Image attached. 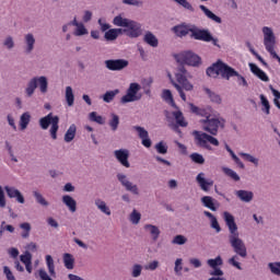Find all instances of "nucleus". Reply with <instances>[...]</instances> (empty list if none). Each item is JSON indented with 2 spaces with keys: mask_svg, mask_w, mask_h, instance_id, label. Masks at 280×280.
<instances>
[{
  "mask_svg": "<svg viewBox=\"0 0 280 280\" xmlns=\"http://www.w3.org/2000/svg\"><path fill=\"white\" fill-rule=\"evenodd\" d=\"M223 219L230 232V246H232L234 253L238 255V257L246 259V257H248V252L246 249V244L242 238H240V231H237V223H235V217H233V214H231L230 212H224Z\"/></svg>",
  "mask_w": 280,
  "mask_h": 280,
  "instance_id": "f257e3e1",
  "label": "nucleus"
},
{
  "mask_svg": "<svg viewBox=\"0 0 280 280\" xmlns=\"http://www.w3.org/2000/svg\"><path fill=\"white\" fill-rule=\"evenodd\" d=\"M168 78L183 102H187V95H185L184 91H194V84L187 79V70L185 69V66H180L178 72L175 73L176 81H174L172 74H168Z\"/></svg>",
  "mask_w": 280,
  "mask_h": 280,
  "instance_id": "f03ea898",
  "label": "nucleus"
},
{
  "mask_svg": "<svg viewBox=\"0 0 280 280\" xmlns=\"http://www.w3.org/2000/svg\"><path fill=\"white\" fill-rule=\"evenodd\" d=\"M206 73L209 78H218V75L221 74L225 80H231L233 75H237L235 69L222 62L221 60L209 67Z\"/></svg>",
  "mask_w": 280,
  "mask_h": 280,
  "instance_id": "7ed1b4c3",
  "label": "nucleus"
},
{
  "mask_svg": "<svg viewBox=\"0 0 280 280\" xmlns=\"http://www.w3.org/2000/svg\"><path fill=\"white\" fill-rule=\"evenodd\" d=\"M200 124H202V128L206 132H209L213 137L218 135V130L220 128L223 130L224 126H226V120L222 117H209L206 119H201Z\"/></svg>",
  "mask_w": 280,
  "mask_h": 280,
  "instance_id": "20e7f679",
  "label": "nucleus"
},
{
  "mask_svg": "<svg viewBox=\"0 0 280 280\" xmlns=\"http://www.w3.org/2000/svg\"><path fill=\"white\" fill-rule=\"evenodd\" d=\"M58 124H60V117L54 116L52 113H49L47 116L39 119V126L43 130H47L50 127L51 139H58Z\"/></svg>",
  "mask_w": 280,
  "mask_h": 280,
  "instance_id": "39448f33",
  "label": "nucleus"
},
{
  "mask_svg": "<svg viewBox=\"0 0 280 280\" xmlns=\"http://www.w3.org/2000/svg\"><path fill=\"white\" fill-rule=\"evenodd\" d=\"M195 137V143L198 148H203L205 150H211V145H220V141L211 135L205 133L202 131H192ZM211 143V144H209Z\"/></svg>",
  "mask_w": 280,
  "mask_h": 280,
  "instance_id": "423d86ee",
  "label": "nucleus"
},
{
  "mask_svg": "<svg viewBox=\"0 0 280 280\" xmlns=\"http://www.w3.org/2000/svg\"><path fill=\"white\" fill-rule=\"evenodd\" d=\"M141 85L139 83H130L129 88L127 89L126 95L120 98L122 104H130V102H139L141 100Z\"/></svg>",
  "mask_w": 280,
  "mask_h": 280,
  "instance_id": "0eeeda50",
  "label": "nucleus"
},
{
  "mask_svg": "<svg viewBox=\"0 0 280 280\" xmlns=\"http://www.w3.org/2000/svg\"><path fill=\"white\" fill-rule=\"evenodd\" d=\"M175 59L179 65H188L189 67H198L200 65V57L192 51L175 55Z\"/></svg>",
  "mask_w": 280,
  "mask_h": 280,
  "instance_id": "6e6552de",
  "label": "nucleus"
},
{
  "mask_svg": "<svg viewBox=\"0 0 280 280\" xmlns=\"http://www.w3.org/2000/svg\"><path fill=\"white\" fill-rule=\"evenodd\" d=\"M190 38L195 40H201L202 43H211L213 40V35H211L209 30L195 27L190 28Z\"/></svg>",
  "mask_w": 280,
  "mask_h": 280,
  "instance_id": "1a4fd4ad",
  "label": "nucleus"
},
{
  "mask_svg": "<svg viewBox=\"0 0 280 280\" xmlns=\"http://www.w3.org/2000/svg\"><path fill=\"white\" fill-rule=\"evenodd\" d=\"M124 34L129 38H139L141 34H143V30L141 28V23L136 21H129V24L126 28L122 30Z\"/></svg>",
  "mask_w": 280,
  "mask_h": 280,
  "instance_id": "9d476101",
  "label": "nucleus"
},
{
  "mask_svg": "<svg viewBox=\"0 0 280 280\" xmlns=\"http://www.w3.org/2000/svg\"><path fill=\"white\" fill-rule=\"evenodd\" d=\"M129 62L126 59H109L105 61V67L109 71H121L128 67Z\"/></svg>",
  "mask_w": 280,
  "mask_h": 280,
  "instance_id": "9b49d317",
  "label": "nucleus"
},
{
  "mask_svg": "<svg viewBox=\"0 0 280 280\" xmlns=\"http://www.w3.org/2000/svg\"><path fill=\"white\" fill-rule=\"evenodd\" d=\"M133 130H137L138 137L141 139V143L144 148H152V140L150 139V135L145 128L141 126H133Z\"/></svg>",
  "mask_w": 280,
  "mask_h": 280,
  "instance_id": "f8f14e48",
  "label": "nucleus"
},
{
  "mask_svg": "<svg viewBox=\"0 0 280 280\" xmlns=\"http://www.w3.org/2000/svg\"><path fill=\"white\" fill-rule=\"evenodd\" d=\"M117 178L119 183H121V186L127 189V191H131V194H135L136 196H139V188L137 185H133L128 178H126V175L118 174Z\"/></svg>",
  "mask_w": 280,
  "mask_h": 280,
  "instance_id": "ddd939ff",
  "label": "nucleus"
},
{
  "mask_svg": "<svg viewBox=\"0 0 280 280\" xmlns=\"http://www.w3.org/2000/svg\"><path fill=\"white\" fill-rule=\"evenodd\" d=\"M114 155L117 159V161H119L120 164H122L124 167H130V162H128L130 151H128L127 149L116 150L114 152Z\"/></svg>",
  "mask_w": 280,
  "mask_h": 280,
  "instance_id": "4468645a",
  "label": "nucleus"
},
{
  "mask_svg": "<svg viewBox=\"0 0 280 280\" xmlns=\"http://www.w3.org/2000/svg\"><path fill=\"white\" fill-rule=\"evenodd\" d=\"M4 191L10 198H15L16 202H20V205H25V197H23V194H21L19 189L5 186Z\"/></svg>",
  "mask_w": 280,
  "mask_h": 280,
  "instance_id": "2eb2a0df",
  "label": "nucleus"
},
{
  "mask_svg": "<svg viewBox=\"0 0 280 280\" xmlns=\"http://www.w3.org/2000/svg\"><path fill=\"white\" fill-rule=\"evenodd\" d=\"M249 69L254 75H257L259 80L262 82H270V78H268V74L264 70H261L257 65L249 63Z\"/></svg>",
  "mask_w": 280,
  "mask_h": 280,
  "instance_id": "dca6fc26",
  "label": "nucleus"
},
{
  "mask_svg": "<svg viewBox=\"0 0 280 280\" xmlns=\"http://www.w3.org/2000/svg\"><path fill=\"white\" fill-rule=\"evenodd\" d=\"M196 180L199 187H201L202 191H209V188L213 187V180H207L205 178V173H199L196 177Z\"/></svg>",
  "mask_w": 280,
  "mask_h": 280,
  "instance_id": "f3484780",
  "label": "nucleus"
},
{
  "mask_svg": "<svg viewBox=\"0 0 280 280\" xmlns=\"http://www.w3.org/2000/svg\"><path fill=\"white\" fill-rule=\"evenodd\" d=\"M62 202L63 205H66V207H68L71 213H75V211H78V202L75 201V199H73V197L65 195L62 197Z\"/></svg>",
  "mask_w": 280,
  "mask_h": 280,
  "instance_id": "a211bd4d",
  "label": "nucleus"
},
{
  "mask_svg": "<svg viewBox=\"0 0 280 280\" xmlns=\"http://www.w3.org/2000/svg\"><path fill=\"white\" fill-rule=\"evenodd\" d=\"M70 25H73L75 28L74 31V36H84L86 34H89V31L86 30V27L84 26L83 23H79L78 19H73L72 22H70Z\"/></svg>",
  "mask_w": 280,
  "mask_h": 280,
  "instance_id": "6ab92c4d",
  "label": "nucleus"
},
{
  "mask_svg": "<svg viewBox=\"0 0 280 280\" xmlns=\"http://www.w3.org/2000/svg\"><path fill=\"white\" fill-rule=\"evenodd\" d=\"M201 202L206 209H210V211H218V207H215V199L211 196H203L201 198Z\"/></svg>",
  "mask_w": 280,
  "mask_h": 280,
  "instance_id": "aec40b11",
  "label": "nucleus"
},
{
  "mask_svg": "<svg viewBox=\"0 0 280 280\" xmlns=\"http://www.w3.org/2000/svg\"><path fill=\"white\" fill-rule=\"evenodd\" d=\"M144 43L150 47H159V38L152 32L148 31L143 37Z\"/></svg>",
  "mask_w": 280,
  "mask_h": 280,
  "instance_id": "412c9836",
  "label": "nucleus"
},
{
  "mask_svg": "<svg viewBox=\"0 0 280 280\" xmlns=\"http://www.w3.org/2000/svg\"><path fill=\"white\" fill-rule=\"evenodd\" d=\"M199 8H200L201 11H203V14H206V16L208 19H210L211 21H214V23H222V18L215 15L207 7H205L203 4H200Z\"/></svg>",
  "mask_w": 280,
  "mask_h": 280,
  "instance_id": "4be33fe9",
  "label": "nucleus"
},
{
  "mask_svg": "<svg viewBox=\"0 0 280 280\" xmlns=\"http://www.w3.org/2000/svg\"><path fill=\"white\" fill-rule=\"evenodd\" d=\"M235 194L237 198L242 200V202H250L254 198L253 191H248V190H237Z\"/></svg>",
  "mask_w": 280,
  "mask_h": 280,
  "instance_id": "5701e85b",
  "label": "nucleus"
},
{
  "mask_svg": "<svg viewBox=\"0 0 280 280\" xmlns=\"http://www.w3.org/2000/svg\"><path fill=\"white\" fill-rule=\"evenodd\" d=\"M121 28H108V31H105L104 38L107 40H117L119 37V34H121Z\"/></svg>",
  "mask_w": 280,
  "mask_h": 280,
  "instance_id": "b1692460",
  "label": "nucleus"
},
{
  "mask_svg": "<svg viewBox=\"0 0 280 280\" xmlns=\"http://www.w3.org/2000/svg\"><path fill=\"white\" fill-rule=\"evenodd\" d=\"M173 32L179 38H183V36H187V34L191 32V28H189L187 25H177L173 27Z\"/></svg>",
  "mask_w": 280,
  "mask_h": 280,
  "instance_id": "393cba45",
  "label": "nucleus"
},
{
  "mask_svg": "<svg viewBox=\"0 0 280 280\" xmlns=\"http://www.w3.org/2000/svg\"><path fill=\"white\" fill-rule=\"evenodd\" d=\"M190 110L191 113H194V115H199V117H206V119H209V117H211L209 110L200 108L194 104H190Z\"/></svg>",
  "mask_w": 280,
  "mask_h": 280,
  "instance_id": "a878e982",
  "label": "nucleus"
},
{
  "mask_svg": "<svg viewBox=\"0 0 280 280\" xmlns=\"http://www.w3.org/2000/svg\"><path fill=\"white\" fill-rule=\"evenodd\" d=\"M49 83L47 82V77H38L36 78V88L38 89L40 93H47Z\"/></svg>",
  "mask_w": 280,
  "mask_h": 280,
  "instance_id": "bb28decb",
  "label": "nucleus"
},
{
  "mask_svg": "<svg viewBox=\"0 0 280 280\" xmlns=\"http://www.w3.org/2000/svg\"><path fill=\"white\" fill-rule=\"evenodd\" d=\"M75 264V258H73V255L66 253L63 254V265L67 270H73V266Z\"/></svg>",
  "mask_w": 280,
  "mask_h": 280,
  "instance_id": "cd10ccee",
  "label": "nucleus"
},
{
  "mask_svg": "<svg viewBox=\"0 0 280 280\" xmlns=\"http://www.w3.org/2000/svg\"><path fill=\"white\" fill-rule=\"evenodd\" d=\"M32 119V115L30 113H24L20 117V129L21 130H26L27 126H30V121Z\"/></svg>",
  "mask_w": 280,
  "mask_h": 280,
  "instance_id": "c85d7f7f",
  "label": "nucleus"
},
{
  "mask_svg": "<svg viewBox=\"0 0 280 280\" xmlns=\"http://www.w3.org/2000/svg\"><path fill=\"white\" fill-rule=\"evenodd\" d=\"M145 231H149L150 234L152 235V240L156 242L159 240V235H161V230L156 225L152 224H145L144 225Z\"/></svg>",
  "mask_w": 280,
  "mask_h": 280,
  "instance_id": "c756f323",
  "label": "nucleus"
},
{
  "mask_svg": "<svg viewBox=\"0 0 280 280\" xmlns=\"http://www.w3.org/2000/svg\"><path fill=\"white\" fill-rule=\"evenodd\" d=\"M25 43H26V54H32L34 51V45L36 43V38H34L33 34L25 35Z\"/></svg>",
  "mask_w": 280,
  "mask_h": 280,
  "instance_id": "7c9ffc66",
  "label": "nucleus"
},
{
  "mask_svg": "<svg viewBox=\"0 0 280 280\" xmlns=\"http://www.w3.org/2000/svg\"><path fill=\"white\" fill-rule=\"evenodd\" d=\"M77 127H75V125H71L69 128H68V130H67V132H66V135H65V141H66V143H71V141H73V139H75V132H77Z\"/></svg>",
  "mask_w": 280,
  "mask_h": 280,
  "instance_id": "2f4dec72",
  "label": "nucleus"
},
{
  "mask_svg": "<svg viewBox=\"0 0 280 280\" xmlns=\"http://www.w3.org/2000/svg\"><path fill=\"white\" fill-rule=\"evenodd\" d=\"M131 20L122 18L121 15H117L114 18L113 23L116 25V27H127V25L130 23Z\"/></svg>",
  "mask_w": 280,
  "mask_h": 280,
  "instance_id": "473e14b6",
  "label": "nucleus"
},
{
  "mask_svg": "<svg viewBox=\"0 0 280 280\" xmlns=\"http://www.w3.org/2000/svg\"><path fill=\"white\" fill-rule=\"evenodd\" d=\"M46 266L50 277H56V266L54 265V258L51 255H46Z\"/></svg>",
  "mask_w": 280,
  "mask_h": 280,
  "instance_id": "72a5a7b5",
  "label": "nucleus"
},
{
  "mask_svg": "<svg viewBox=\"0 0 280 280\" xmlns=\"http://www.w3.org/2000/svg\"><path fill=\"white\" fill-rule=\"evenodd\" d=\"M119 95V90H113V91H107L104 95H103V101L106 104H110V102H113V100H115V96Z\"/></svg>",
  "mask_w": 280,
  "mask_h": 280,
  "instance_id": "f704fd0d",
  "label": "nucleus"
},
{
  "mask_svg": "<svg viewBox=\"0 0 280 280\" xmlns=\"http://www.w3.org/2000/svg\"><path fill=\"white\" fill-rule=\"evenodd\" d=\"M95 205H96L97 209H100V211H102V213H105V215H110V208H108V206H106V202L104 200L96 199Z\"/></svg>",
  "mask_w": 280,
  "mask_h": 280,
  "instance_id": "c9c22d12",
  "label": "nucleus"
},
{
  "mask_svg": "<svg viewBox=\"0 0 280 280\" xmlns=\"http://www.w3.org/2000/svg\"><path fill=\"white\" fill-rule=\"evenodd\" d=\"M20 229H22L21 237L23 240H27L30 237V233L32 232V225L27 222L21 223Z\"/></svg>",
  "mask_w": 280,
  "mask_h": 280,
  "instance_id": "e433bc0d",
  "label": "nucleus"
},
{
  "mask_svg": "<svg viewBox=\"0 0 280 280\" xmlns=\"http://www.w3.org/2000/svg\"><path fill=\"white\" fill-rule=\"evenodd\" d=\"M162 98L164 102H167L168 104H171V106H173V107L176 106V103L174 102V96L172 95V91L163 90Z\"/></svg>",
  "mask_w": 280,
  "mask_h": 280,
  "instance_id": "4c0bfd02",
  "label": "nucleus"
},
{
  "mask_svg": "<svg viewBox=\"0 0 280 280\" xmlns=\"http://www.w3.org/2000/svg\"><path fill=\"white\" fill-rule=\"evenodd\" d=\"M66 101L68 106H73L75 102V96L73 95V89L71 86L66 88Z\"/></svg>",
  "mask_w": 280,
  "mask_h": 280,
  "instance_id": "58836bf2",
  "label": "nucleus"
},
{
  "mask_svg": "<svg viewBox=\"0 0 280 280\" xmlns=\"http://www.w3.org/2000/svg\"><path fill=\"white\" fill-rule=\"evenodd\" d=\"M173 116L176 119V124H178V126H180L182 128H187V121H185V117L183 116V112L178 110V112H174Z\"/></svg>",
  "mask_w": 280,
  "mask_h": 280,
  "instance_id": "ea45409f",
  "label": "nucleus"
},
{
  "mask_svg": "<svg viewBox=\"0 0 280 280\" xmlns=\"http://www.w3.org/2000/svg\"><path fill=\"white\" fill-rule=\"evenodd\" d=\"M110 117L112 119L108 122L109 128L115 132L119 128V116L117 114H112Z\"/></svg>",
  "mask_w": 280,
  "mask_h": 280,
  "instance_id": "a19ab883",
  "label": "nucleus"
},
{
  "mask_svg": "<svg viewBox=\"0 0 280 280\" xmlns=\"http://www.w3.org/2000/svg\"><path fill=\"white\" fill-rule=\"evenodd\" d=\"M222 171L225 176H229V178H232V180H235V183L240 182V175L232 168L223 167Z\"/></svg>",
  "mask_w": 280,
  "mask_h": 280,
  "instance_id": "79ce46f5",
  "label": "nucleus"
},
{
  "mask_svg": "<svg viewBox=\"0 0 280 280\" xmlns=\"http://www.w3.org/2000/svg\"><path fill=\"white\" fill-rule=\"evenodd\" d=\"M238 155L244 159V161H248V163H253L256 167L259 165V159L250 155L249 153L240 152Z\"/></svg>",
  "mask_w": 280,
  "mask_h": 280,
  "instance_id": "37998d69",
  "label": "nucleus"
},
{
  "mask_svg": "<svg viewBox=\"0 0 280 280\" xmlns=\"http://www.w3.org/2000/svg\"><path fill=\"white\" fill-rule=\"evenodd\" d=\"M205 93H207L208 97H210L211 102H214V104H220V102H222L220 95L209 90V88H205Z\"/></svg>",
  "mask_w": 280,
  "mask_h": 280,
  "instance_id": "c03bdc74",
  "label": "nucleus"
},
{
  "mask_svg": "<svg viewBox=\"0 0 280 280\" xmlns=\"http://www.w3.org/2000/svg\"><path fill=\"white\" fill-rule=\"evenodd\" d=\"M36 78H33L28 84H27V88H26V95L27 97H32V95H34V91H36Z\"/></svg>",
  "mask_w": 280,
  "mask_h": 280,
  "instance_id": "a18cd8bd",
  "label": "nucleus"
},
{
  "mask_svg": "<svg viewBox=\"0 0 280 280\" xmlns=\"http://www.w3.org/2000/svg\"><path fill=\"white\" fill-rule=\"evenodd\" d=\"M33 196L38 205H42V207H49V202H47V200L45 199V197H43L40 192L35 190L33 191Z\"/></svg>",
  "mask_w": 280,
  "mask_h": 280,
  "instance_id": "49530a36",
  "label": "nucleus"
},
{
  "mask_svg": "<svg viewBox=\"0 0 280 280\" xmlns=\"http://www.w3.org/2000/svg\"><path fill=\"white\" fill-rule=\"evenodd\" d=\"M189 158L192 163H196L197 165H205V156H202V154L195 152L191 153Z\"/></svg>",
  "mask_w": 280,
  "mask_h": 280,
  "instance_id": "de8ad7c7",
  "label": "nucleus"
},
{
  "mask_svg": "<svg viewBox=\"0 0 280 280\" xmlns=\"http://www.w3.org/2000/svg\"><path fill=\"white\" fill-rule=\"evenodd\" d=\"M90 119H91V121H95L96 124H100L101 126H104V124H106V120L104 119V117L97 115L96 112L90 113Z\"/></svg>",
  "mask_w": 280,
  "mask_h": 280,
  "instance_id": "09e8293b",
  "label": "nucleus"
},
{
  "mask_svg": "<svg viewBox=\"0 0 280 280\" xmlns=\"http://www.w3.org/2000/svg\"><path fill=\"white\" fill-rule=\"evenodd\" d=\"M268 268L272 275L280 277V261L278 262H269Z\"/></svg>",
  "mask_w": 280,
  "mask_h": 280,
  "instance_id": "8fccbe9b",
  "label": "nucleus"
},
{
  "mask_svg": "<svg viewBox=\"0 0 280 280\" xmlns=\"http://www.w3.org/2000/svg\"><path fill=\"white\" fill-rule=\"evenodd\" d=\"M173 1L177 3V5H180L182 8H184L185 10H189V12H194V5H191L189 1L187 0H173Z\"/></svg>",
  "mask_w": 280,
  "mask_h": 280,
  "instance_id": "3c124183",
  "label": "nucleus"
},
{
  "mask_svg": "<svg viewBox=\"0 0 280 280\" xmlns=\"http://www.w3.org/2000/svg\"><path fill=\"white\" fill-rule=\"evenodd\" d=\"M260 101H261V104L264 106L262 113H266L267 115H270V102L268 101V98H266L265 95L261 94L260 95Z\"/></svg>",
  "mask_w": 280,
  "mask_h": 280,
  "instance_id": "603ef678",
  "label": "nucleus"
},
{
  "mask_svg": "<svg viewBox=\"0 0 280 280\" xmlns=\"http://www.w3.org/2000/svg\"><path fill=\"white\" fill-rule=\"evenodd\" d=\"M223 261H222V257L218 256L214 259H209L208 260V266H210V268H218V266H222Z\"/></svg>",
  "mask_w": 280,
  "mask_h": 280,
  "instance_id": "864d4df0",
  "label": "nucleus"
},
{
  "mask_svg": "<svg viewBox=\"0 0 280 280\" xmlns=\"http://www.w3.org/2000/svg\"><path fill=\"white\" fill-rule=\"evenodd\" d=\"M172 244H177V246H183V244H187V237L178 234L173 238Z\"/></svg>",
  "mask_w": 280,
  "mask_h": 280,
  "instance_id": "5fc2aeb1",
  "label": "nucleus"
},
{
  "mask_svg": "<svg viewBox=\"0 0 280 280\" xmlns=\"http://www.w3.org/2000/svg\"><path fill=\"white\" fill-rule=\"evenodd\" d=\"M130 222L132 224H139V222H141V213L137 212V210H133L130 214Z\"/></svg>",
  "mask_w": 280,
  "mask_h": 280,
  "instance_id": "6e6d98bb",
  "label": "nucleus"
},
{
  "mask_svg": "<svg viewBox=\"0 0 280 280\" xmlns=\"http://www.w3.org/2000/svg\"><path fill=\"white\" fill-rule=\"evenodd\" d=\"M236 74H232V78H237V82L240 84V86H248V82L246 81V78L242 77V74H240V72H237L235 70Z\"/></svg>",
  "mask_w": 280,
  "mask_h": 280,
  "instance_id": "4d7b16f0",
  "label": "nucleus"
},
{
  "mask_svg": "<svg viewBox=\"0 0 280 280\" xmlns=\"http://www.w3.org/2000/svg\"><path fill=\"white\" fill-rule=\"evenodd\" d=\"M142 270H143V267L141 265H133L131 276L133 278L141 277Z\"/></svg>",
  "mask_w": 280,
  "mask_h": 280,
  "instance_id": "13d9d810",
  "label": "nucleus"
},
{
  "mask_svg": "<svg viewBox=\"0 0 280 280\" xmlns=\"http://www.w3.org/2000/svg\"><path fill=\"white\" fill-rule=\"evenodd\" d=\"M155 150L159 154H167V147L163 143V141L155 144Z\"/></svg>",
  "mask_w": 280,
  "mask_h": 280,
  "instance_id": "bf43d9fd",
  "label": "nucleus"
},
{
  "mask_svg": "<svg viewBox=\"0 0 280 280\" xmlns=\"http://www.w3.org/2000/svg\"><path fill=\"white\" fill-rule=\"evenodd\" d=\"M20 259H21L22 264H24V266L27 264H32V254L26 252L24 255L20 256Z\"/></svg>",
  "mask_w": 280,
  "mask_h": 280,
  "instance_id": "052dcab7",
  "label": "nucleus"
},
{
  "mask_svg": "<svg viewBox=\"0 0 280 280\" xmlns=\"http://www.w3.org/2000/svg\"><path fill=\"white\" fill-rule=\"evenodd\" d=\"M98 25L101 27V32H108V30H110V24L106 23V20L104 19L98 20Z\"/></svg>",
  "mask_w": 280,
  "mask_h": 280,
  "instance_id": "680f3d73",
  "label": "nucleus"
},
{
  "mask_svg": "<svg viewBox=\"0 0 280 280\" xmlns=\"http://www.w3.org/2000/svg\"><path fill=\"white\" fill-rule=\"evenodd\" d=\"M182 270H183V258H177L175 260L174 271L176 272V275H180Z\"/></svg>",
  "mask_w": 280,
  "mask_h": 280,
  "instance_id": "e2e57ef3",
  "label": "nucleus"
},
{
  "mask_svg": "<svg viewBox=\"0 0 280 280\" xmlns=\"http://www.w3.org/2000/svg\"><path fill=\"white\" fill-rule=\"evenodd\" d=\"M229 264L234 268H237V270H242V265L237 261V256H233L232 258H230Z\"/></svg>",
  "mask_w": 280,
  "mask_h": 280,
  "instance_id": "0e129e2a",
  "label": "nucleus"
},
{
  "mask_svg": "<svg viewBox=\"0 0 280 280\" xmlns=\"http://www.w3.org/2000/svg\"><path fill=\"white\" fill-rule=\"evenodd\" d=\"M3 272H4L8 280H16V278H14V273H12V270H10V267L4 266L3 267Z\"/></svg>",
  "mask_w": 280,
  "mask_h": 280,
  "instance_id": "69168bd1",
  "label": "nucleus"
},
{
  "mask_svg": "<svg viewBox=\"0 0 280 280\" xmlns=\"http://www.w3.org/2000/svg\"><path fill=\"white\" fill-rule=\"evenodd\" d=\"M122 3L125 5H136V7L143 5V2L141 0H122Z\"/></svg>",
  "mask_w": 280,
  "mask_h": 280,
  "instance_id": "338daca9",
  "label": "nucleus"
},
{
  "mask_svg": "<svg viewBox=\"0 0 280 280\" xmlns=\"http://www.w3.org/2000/svg\"><path fill=\"white\" fill-rule=\"evenodd\" d=\"M156 268H159L158 260H153V261L149 262L148 266H145V270H156Z\"/></svg>",
  "mask_w": 280,
  "mask_h": 280,
  "instance_id": "774afa93",
  "label": "nucleus"
}]
</instances>
